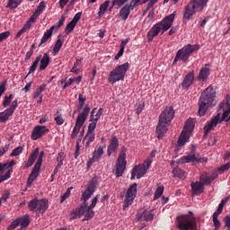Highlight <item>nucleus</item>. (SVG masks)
I'll list each match as a JSON object with an SVG mask.
<instances>
[{"mask_svg": "<svg viewBox=\"0 0 230 230\" xmlns=\"http://www.w3.org/2000/svg\"><path fill=\"white\" fill-rule=\"evenodd\" d=\"M104 149H105V146H100L97 149H95L93 152V157L90 158L89 161L87 162V168H91L93 163H97V161H100V157L103 155Z\"/></svg>", "mask_w": 230, "mask_h": 230, "instance_id": "b1692460", "label": "nucleus"}, {"mask_svg": "<svg viewBox=\"0 0 230 230\" xmlns=\"http://www.w3.org/2000/svg\"><path fill=\"white\" fill-rule=\"evenodd\" d=\"M22 1L19 0H9L7 3V8H11V10H13L21 4Z\"/></svg>", "mask_w": 230, "mask_h": 230, "instance_id": "09e8293b", "label": "nucleus"}, {"mask_svg": "<svg viewBox=\"0 0 230 230\" xmlns=\"http://www.w3.org/2000/svg\"><path fill=\"white\" fill-rule=\"evenodd\" d=\"M95 112H96V108H93L91 111L90 121H95L98 123V120L100 119V118H102V114H103V108H100L96 112V114L94 115Z\"/></svg>", "mask_w": 230, "mask_h": 230, "instance_id": "72a5a7b5", "label": "nucleus"}, {"mask_svg": "<svg viewBox=\"0 0 230 230\" xmlns=\"http://www.w3.org/2000/svg\"><path fill=\"white\" fill-rule=\"evenodd\" d=\"M40 149L36 148L29 156L27 163L23 166L24 170L33 166V163L36 162L34 167L32 168L31 172L30 173L28 180H27V188H30L35 180L39 177V174L40 173V168L42 166V159L44 157V151H41ZM38 157V160H37Z\"/></svg>", "mask_w": 230, "mask_h": 230, "instance_id": "7ed1b4c3", "label": "nucleus"}, {"mask_svg": "<svg viewBox=\"0 0 230 230\" xmlns=\"http://www.w3.org/2000/svg\"><path fill=\"white\" fill-rule=\"evenodd\" d=\"M229 168H230V163H227V164L218 167L217 172H219V173H224V172H227V170H229Z\"/></svg>", "mask_w": 230, "mask_h": 230, "instance_id": "13d9d810", "label": "nucleus"}, {"mask_svg": "<svg viewBox=\"0 0 230 230\" xmlns=\"http://www.w3.org/2000/svg\"><path fill=\"white\" fill-rule=\"evenodd\" d=\"M24 147L23 146H18L13 150L10 156L11 157H17V155H21L22 152H23Z\"/></svg>", "mask_w": 230, "mask_h": 230, "instance_id": "8fccbe9b", "label": "nucleus"}, {"mask_svg": "<svg viewBox=\"0 0 230 230\" xmlns=\"http://www.w3.org/2000/svg\"><path fill=\"white\" fill-rule=\"evenodd\" d=\"M44 10H46V2L42 1L40 3V4L38 5V7L35 9V12L32 13V15L30 17L29 21L31 22H32V24L34 22H37V19H39V16L40 14H42V13L44 12Z\"/></svg>", "mask_w": 230, "mask_h": 230, "instance_id": "bb28decb", "label": "nucleus"}, {"mask_svg": "<svg viewBox=\"0 0 230 230\" xmlns=\"http://www.w3.org/2000/svg\"><path fill=\"white\" fill-rule=\"evenodd\" d=\"M226 101H223L218 105L219 112L217 113L204 127L205 135L209 134L211 130H215L217 125H220L223 121H229L230 119V103H229V95L226 96ZM223 112V113H222Z\"/></svg>", "mask_w": 230, "mask_h": 230, "instance_id": "f03ea898", "label": "nucleus"}, {"mask_svg": "<svg viewBox=\"0 0 230 230\" xmlns=\"http://www.w3.org/2000/svg\"><path fill=\"white\" fill-rule=\"evenodd\" d=\"M64 22H66V17L62 16L61 19L55 25L51 26L49 30H47L44 32L40 42L38 45V48H40V46L46 44V42H48V40H49V39L53 37V31H58V30H60V27L64 26Z\"/></svg>", "mask_w": 230, "mask_h": 230, "instance_id": "f3484780", "label": "nucleus"}, {"mask_svg": "<svg viewBox=\"0 0 230 230\" xmlns=\"http://www.w3.org/2000/svg\"><path fill=\"white\" fill-rule=\"evenodd\" d=\"M50 62L51 58H49V54L44 53L42 58L40 59L39 71H44V69H47Z\"/></svg>", "mask_w": 230, "mask_h": 230, "instance_id": "2f4dec72", "label": "nucleus"}, {"mask_svg": "<svg viewBox=\"0 0 230 230\" xmlns=\"http://www.w3.org/2000/svg\"><path fill=\"white\" fill-rule=\"evenodd\" d=\"M98 124V122L96 121H92L89 126H88V130L87 132L93 133L94 134V130L96 129V125Z\"/></svg>", "mask_w": 230, "mask_h": 230, "instance_id": "bf43d9fd", "label": "nucleus"}, {"mask_svg": "<svg viewBox=\"0 0 230 230\" xmlns=\"http://www.w3.org/2000/svg\"><path fill=\"white\" fill-rule=\"evenodd\" d=\"M208 3H209V0H190L184 7L183 19L190 21L195 13L202 12L208 6Z\"/></svg>", "mask_w": 230, "mask_h": 230, "instance_id": "0eeeda50", "label": "nucleus"}, {"mask_svg": "<svg viewBox=\"0 0 230 230\" xmlns=\"http://www.w3.org/2000/svg\"><path fill=\"white\" fill-rule=\"evenodd\" d=\"M218 178V173L217 172H212L211 175L208 173H203L199 176V181L203 186H209L215 181V179Z\"/></svg>", "mask_w": 230, "mask_h": 230, "instance_id": "a878e982", "label": "nucleus"}, {"mask_svg": "<svg viewBox=\"0 0 230 230\" xmlns=\"http://www.w3.org/2000/svg\"><path fill=\"white\" fill-rule=\"evenodd\" d=\"M128 67H130V64H128V62H126L112 69L108 76V82H110V84H116V82H121L125 80V76H127V71H128Z\"/></svg>", "mask_w": 230, "mask_h": 230, "instance_id": "9d476101", "label": "nucleus"}, {"mask_svg": "<svg viewBox=\"0 0 230 230\" xmlns=\"http://www.w3.org/2000/svg\"><path fill=\"white\" fill-rule=\"evenodd\" d=\"M6 84H8V81L5 79L1 82L0 84V98L3 96V93L6 91Z\"/></svg>", "mask_w": 230, "mask_h": 230, "instance_id": "4d7b16f0", "label": "nucleus"}, {"mask_svg": "<svg viewBox=\"0 0 230 230\" xmlns=\"http://www.w3.org/2000/svg\"><path fill=\"white\" fill-rule=\"evenodd\" d=\"M164 193V186L161 185L157 187L153 200H157V199H161L163 197V194Z\"/></svg>", "mask_w": 230, "mask_h": 230, "instance_id": "c03bdc74", "label": "nucleus"}, {"mask_svg": "<svg viewBox=\"0 0 230 230\" xmlns=\"http://www.w3.org/2000/svg\"><path fill=\"white\" fill-rule=\"evenodd\" d=\"M75 28H76V23H75V22L71 21L65 28V31H66V35H69V33H72L74 31Z\"/></svg>", "mask_w": 230, "mask_h": 230, "instance_id": "de8ad7c7", "label": "nucleus"}, {"mask_svg": "<svg viewBox=\"0 0 230 230\" xmlns=\"http://www.w3.org/2000/svg\"><path fill=\"white\" fill-rule=\"evenodd\" d=\"M141 0H131L129 4H125L119 13V15L122 21H127L130 15V12L137 6Z\"/></svg>", "mask_w": 230, "mask_h": 230, "instance_id": "6ab92c4d", "label": "nucleus"}, {"mask_svg": "<svg viewBox=\"0 0 230 230\" xmlns=\"http://www.w3.org/2000/svg\"><path fill=\"white\" fill-rule=\"evenodd\" d=\"M18 220L22 229L30 226V215L20 217H18Z\"/></svg>", "mask_w": 230, "mask_h": 230, "instance_id": "58836bf2", "label": "nucleus"}, {"mask_svg": "<svg viewBox=\"0 0 230 230\" xmlns=\"http://www.w3.org/2000/svg\"><path fill=\"white\" fill-rule=\"evenodd\" d=\"M199 49H200V46L199 44L185 45L183 48L180 49L177 51L172 63L173 66H175L178 60H181L184 64H187L188 60H190V57H191V55L195 53V51H199Z\"/></svg>", "mask_w": 230, "mask_h": 230, "instance_id": "1a4fd4ad", "label": "nucleus"}, {"mask_svg": "<svg viewBox=\"0 0 230 230\" xmlns=\"http://www.w3.org/2000/svg\"><path fill=\"white\" fill-rule=\"evenodd\" d=\"M84 212L85 211L84 210V207L82 203L80 207L74 208L70 212V220H76V218H82V217H84Z\"/></svg>", "mask_w": 230, "mask_h": 230, "instance_id": "7c9ffc66", "label": "nucleus"}, {"mask_svg": "<svg viewBox=\"0 0 230 230\" xmlns=\"http://www.w3.org/2000/svg\"><path fill=\"white\" fill-rule=\"evenodd\" d=\"M177 14L176 12L165 16L163 21L155 23L147 32V41L152 42L159 33L163 35L165 31H168L170 28H172L173 24V21H175V15Z\"/></svg>", "mask_w": 230, "mask_h": 230, "instance_id": "39448f33", "label": "nucleus"}, {"mask_svg": "<svg viewBox=\"0 0 230 230\" xmlns=\"http://www.w3.org/2000/svg\"><path fill=\"white\" fill-rule=\"evenodd\" d=\"M213 222L215 230L220 229V226H222V224L220 223V220H218V217H213Z\"/></svg>", "mask_w": 230, "mask_h": 230, "instance_id": "69168bd1", "label": "nucleus"}, {"mask_svg": "<svg viewBox=\"0 0 230 230\" xmlns=\"http://www.w3.org/2000/svg\"><path fill=\"white\" fill-rule=\"evenodd\" d=\"M13 166H15V160L4 164L0 162V184L12 177V173H13Z\"/></svg>", "mask_w": 230, "mask_h": 230, "instance_id": "2eb2a0df", "label": "nucleus"}, {"mask_svg": "<svg viewBox=\"0 0 230 230\" xmlns=\"http://www.w3.org/2000/svg\"><path fill=\"white\" fill-rule=\"evenodd\" d=\"M154 210H144L142 213H138L137 216V220H143L145 222H152L154 220Z\"/></svg>", "mask_w": 230, "mask_h": 230, "instance_id": "c756f323", "label": "nucleus"}, {"mask_svg": "<svg viewBox=\"0 0 230 230\" xmlns=\"http://www.w3.org/2000/svg\"><path fill=\"white\" fill-rule=\"evenodd\" d=\"M155 154H157V151L156 150H153L149 156L146 159V161H151L150 163V166H152V163L154 162L152 159H154L155 157Z\"/></svg>", "mask_w": 230, "mask_h": 230, "instance_id": "0e129e2a", "label": "nucleus"}, {"mask_svg": "<svg viewBox=\"0 0 230 230\" xmlns=\"http://www.w3.org/2000/svg\"><path fill=\"white\" fill-rule=\"evenodd\" d=\"M193 82H195V71L192 70L184 76L181 84V88L188 91L193 85Z\"/></svg>", "mask_w": 230, "mask_h": 230, "instance_id": "5701e85b", "label": "nucleus"}, {"mask_svg": "<svg viewBox=\"0 0 230 230\" xmlns=\"http://www.w3.org/2000/svg\"><path fill=\"white\" fill-rule=\"evenodd\" d=\"M80 19H82V12L75 13V15L72 19V22L78 24V21H80Z\"/></svg>", "mask_w": 230, "mask_h": 230, "instance_id": "e2e57ef3", "label": "nucleus"}, {"mask_svg": "<svg viewBox=\"0 0 230 230\" xmlns=\"http://www.w3.org/2000/svg\"><path fill=\"white\" fill-rule=\"evenodd\" d=\"M19 220L18 217L16 219H14L8 226H7V230H13L16 229V227H19L20 224H19Z\"/></svg>", "mask_w": 230, "mask_h": 230, "instance_id": "5fc2aeb1", "label": "nucleus"}, {"mask_svg": "<svg viewBox=\"0 0 230 230\" xmlns=\"http://www.w3.org/2000/svg\"><path fill=\"white\" fill-rule=\"evenodd\" d=\"M79 66H80V62L78 60H76L74 63V66H73L72 69L70 70V73H74L75 75H78L80 73V69L78 68Z\"/></svg>", "mask_w": 230, "mask_h": 230, "instance_id": "603ef678", "label": "nucleus"}, {"mask_svg": "<svg viewBox=\"0 0 230 230\" xmlns=\"http://www.w3.org/2000/svg\"><path fill=\"white\" fill-rule=\"evenodd\" d=\"M65 159H66V153H64V151H60L57 156V163H58V166H64Z\"/></svg>", "mask_w": 230, "mask_h": 230, "instance_id": "a18cd8bd", "label": "nucleus"}, {"mask_svg": "<svg viewBox=\"0 0 230 230\" xmlns=\"http://www.w3.org/2000/svg\"><path fill=\"white\" fill-rule=\"evenodd\" d=\"M96 184H98V181H96V179L93 178L89 181L86 190L82 193L81 202H83L84 211L83 222L94 218L95 213L93 209L96 208V204H98L99 196L97 195L92 199L90 206H87V200L94 195V191H96Z\"/></svg>", "mask_w": 230, "mask_h": 230, "instance_id": "f257e3e1", "label": "nucleus"}, {"mask_svg": "<svg viewBox=\"0 0 230 230\" xmlns=\"http://www.w3.org/2000/svg\"><path fill=\"white\" fill-rule=\"evenodd\" d=\"M46 87H48V84H41L33 93V98H39L42 93L46 90Z\"/></svg>", "mask_w": 230, "mask_h": 230, "instance_id": "49530a36", "label": "nucleus"}, {"mask_svg": "<svg viewBox=\"0 0 230 230\" xmlns=\"http://www.w3.org/2000/svg\"><path fill=\"white\" fill-rule=\"evenodd\" d=\"M150 160H145L142 164L136 165L131 172V181L134 179H141L144 175L146 174V172L150 170Z\"/></svg>", "mask_w": 230, "mask_h": 230, "instance_id": "a211bd4d", "label": "nucleus"}, {"mask_svg": "<svg viewBox=\"0 0 230 230\" xmlns=\"http://www.w3.org/2000/svg\"><path fill=\"white\" fill-rule=\"evenodd\" d=\"M159 0H150L147 4L146 10H150L156 3H158Z\"/></svg>", "mask_w": 230, "mask_h": 230, "instance_id": "338daca9", "label": "nucleus"}, {"mask_svg": "<svg viewBox=\"0 0 230 230\" xmlns=\"http://www.w3.org/2000/svg\"><path fill=\"white\" fill-rule=\"evenodd\" d=\"M54 121L58 126H61V125H64V123L66 122V119L62 116V113H60V111H58L55 114Z\"/></svg>", "mask_w": 230, "mask_h": 230, "instance_id": "79ce46f5", "label": "nucleus"}, {"mask_svg": "<svg viewBox=\"0 0 230 230\" xmlns=\"http://www.w3.org/2000/svg\"><path fill=\"white\" fill-rule=\"evenodd\" d=\"M172 173L173 177H178V179H181V181L186 180V177H188V172L181 168H174Z\"/></svg>", "mask_w": 230, "mask_h": 230, "instance_id": "f704fd0d", "label": "nucleus"}, {"mask_svg": "<svg viewBox=\"0 0 230 230\" xmlns=\"http://www.w3.org/2000/svg\"><path fill=\"white\" fill-rule=\"evenodd\" d=\"M32 24H33V23H32L30 20H28V21L24 23L23 27L16 33L15 39H20V37H21L22 34L26 33L27 31L31 28Z\"/></svg>", "mask_w": 230, "mask_h": 230, "instance_id": "c9c22d12", "label": "nucleus"}, {"mask_svg": "<svg viewBox=\"0 0 230 230\" xmlns=\"http://www.w3.org/2000/svg\"><path fill=\"white\" fill-rule=\"evenodd\" d=\"M194 129H195V120H193V119H188L178 138V146H184L186 143L190 142V137H191V134Z\"/></svg>", "mask_w": 230, "mask_h": 230, "instance_id": "9b49d317", "label": "nucleus"}, {"mask_svg": "<svg viewBox=\"0 0 230 230\" xmlns=\"http://www.w3.org/2000/svg\"><path fill=\"white\" fill-rule=\"evenodd\" d=\"M125 3H128V0H112L111 10H112V8H121Z\"/></svg>", "mask_w": 230, "mask_h": 230, "instance_id": "37998d69", "label": "nucleus"}, {"mask_svg": "<svg viewBox=\"0 0 230 230\" xmlns=\"http://www.w3.org/2000/svg\"><path fill=\"white\" fill-rule=\"evenodd\" d=\"M118 146H119V141L118 140V137L112 136L110 139V145L108 146V155L111 157L112 154L118 150Z\"/></svg>", "mask_w": 230, "mask_h": 230, "instance_id": "cd10ccee", "label": "nucleus"}, {"mask_svg": "<svg viewBox=\"0 0 230 230\" xmlns=\"http://www.w3.org/2000/svg\"><path fill=\"white\" fill-rule=\"evenodd\" d=\"M126 169H127V147L122 146L119 154L113 173H115L116 177H121V175L125 173Z\"/></svg>", "mask_w": 230, "mask_h": 230, "instance_id": "ddd939ff", "label": "nucleus"}, {"mask_svg": "<svg viewBox=\"0 0 230 230\" xmlns=\"http://www.w3.org/2000/svg\"><path fill=\"white\" fill-rule=\"evenodd\" d=\"M13 100V94L5 95L4 97V101L2 102V107L5 109L4 111L0 112V123H6L8 119H10L11 116H13V112L17 110V107H19V101L15 99ZM6 107H8L6 109Z\"/></svg>", "mask_w": 230, "mask_h": 230, "instance_id": "423d86ee", "label": "nucleus"}, {"mask_svg": "<svg viewBox=\"0 0 230 230\" xmlns=\"http://www.w3.org/2000/svg\"><path fill=\"white\" fill-rule=\"evenodd\" d=\"M175 118V111L173 110V107L169 106L166 107L162 113L159 116V120L162 123H165L167 125H170L172 123V119Z\"/></svg>", "mask_w": 230, "mask_h": 230, "instance_id": "aec40b11", "label": "nucleus"}, {"mask_svg": "<svg viewBox=\"0 0 230 230\" xmlns=\"http://www.w3.org/2000/svg\"><path fill=\"white\" fill-rule=\"evenodd\" d=\"M169 125L170 124H166L158 120V125L156 127V137H158V139H163V137H164V135L166 132H168Z\"/></svg>", "mask_w": 230, "mask_h": 230, "instance_id": "c85d7f7f", "label": "nucleus"}, {"mask_svg": "<svg viewBox=\"0 0 230 230\" xmlns=\"http://www.w3.org/2000/svg\"><path fill=\"white\" fill-rule=\"evenodd\" d=\"M85 97H84V95H82V93L79 94V97H78V106H77V109L82 110L84 109V105H85Z\"/></svg>", "mask_w": 230, "mask_h": 230, "instance_id": "3c124183", "label": "nucleus"}, {"mask_svg": "<svg viewBox=\"0 0 230 230\" xmlns=\"http://www.w3.org/2000/svg\"><path fill=\"white\" fill-rule=\"evenodd\" d=\"M49 132V128L46 126L37 125L33 128L31 131V137L32 141H37V139H40V137H44L46 134Z\"/></svg>", "mask_w": 230, "mask_h": 230, "instance_id": "412c9836", "label": "nucleus"}, {"mask_svg": "<svg viewBox=\"0 0 230 230\" xmlns=\"http://www.w3.org/2000/svg\"><path fill=\"white\" fill-rule=\"evenodd\" d=\"M176 227L180 230H197V221L192 211L189 214L177 217Z\"/></svg>", "mask_w": 230, "mask_h": 230, "instance_id": "6e6552de", "label": "nucleus"}, {"mask_svg": "<svg viewBox=\"0 0 230 230\" xmlns=\"http://www.w3.org/2000/svg\"><path fill=\"white\" fill-rule=\"evenodd\" d=\"M62 46H64V40H62L61 38H58L52 49L53 57H57L58 51H60V49H62Z\"/></svg>", "mask_w": 230, "mask_h": 230, "instance_id": "e433bc0d", "label": "nucleus"}, {"mask_svg": "<svg viewBox=\"0 0 230 230\" xmlns=\"http://www.w3.org/2000/svg\"><path fill=\"white\" fill-rule=\"evenodd\" d=\"M91 112V108L89 106H84L83 111L77 115L75 125L70 136L71 139H75V137L80 134V128L84 127L89 113Z\"/></svg>", "mask_w": 230, "mask_h": 230, "instance_id": "f8f14e48", "label": "nucleus"}, {"mask_svg": "<svg viewBox=\"0 0 230 230\" xmlns=\"http://www.w3.org/2000/svg\"><path fill=\"white\" fill-rule=\"evenodd\" d=\"M190 188L192 190V195H200L204 191V185L201 181L192 182Z\"/></svg>", "mask_w": 230, "mask_h": 230, "instance_id": "473e14b6", "label": "nucleus"}, {"mask_svg": "<svg viewBox=\"0 0 230 230\" xmlns=\"http://www.w3.org/2000/svg\"><path fill=\"white\" fill-rule=\"evenodd\" d=\"M0 143H1V138H0ZM9 148H10V145L0 147V157H3V155H4L6 152H8Z\"/></svg>", "mask_w": 230, "mask_h": 230, "instance_id": "680f3d73", "label": "nucleus"}, {"mask_svg": "<svg viewBox=\"0 0 230 230\" xmlns=\"http://www.w3.org/2000/svg\"><path fill=\"white\" fill-rule=\"evenodd\" d=\"M49 207V205L47 199H39L37 198L31 199L28 204L30 211L37 214L46 213Z\"/></svg>", "mask_w": 230, "mask_h": 230, "instance_id": "4468645a", "label": "nucleus"}, {"mask_svg": "<svg viewBox=\"0 0 230 230\" xmlns=\"http://www.w3.org/2000/svg\"><path fill=\"white\" fill-rule=\"evenodd\" d=\"M95 138H96V137H95L94 133L87 132L84 137V141H85V146H90Z\"/></svg>", "mask_w": 230, "mask_h": 230, "instance_id": "ea45409f", "label": "nucleus"}, {"mask_svg": "<svg viewBox=\"0 0 230 230\" xmlns=\"http://www.w3.org/2000/svg\"><path fill=\"white\" fill-rule=\"evenodd\" d=\"M226 227L230 230V216H226L225 218Z\"/></svg>", "mask_w": 230, "mask_h": 230, "instance_id": "774afa93", "label": "nucleus"}, {"mask_svg": "<svg viewBox=\"0 0 230 230\" xmlns=\"http://www.w3.org/2000/svg\"><path fill=\"white\" fill-rule=\"evenodd\" d=\"M40 62V56L37 57L35 60L32 62V65L30 66L29 73L26 75V77H28L29 75H31V73H35V71H37V67Z\"/></svg>", "mask_w": 230, "mask_h": 230, "instance_id": "a19ab883", "label": "nucleus"}, {"mask_svg": "<svg viewBox=\"0 0 230 230\" xmlns=\"http://www.w3.org/2000/svg\"><path fill=\"white\" fill-rule=\"evenodd\" d=\"M66 80H67V78L61 80V85H63V89H66V88L69 87V85H73V84H74L73 78H69V80L67 82H66Z\"/></svg>", "mask_w": 230, "mask_h": 230, "instance_id": "6e6d98bb", "label": "nucleus"}, {"mask_svg": "<svg viewBox=\"0 0 230 230\" xmlns=\"http://www.w3.org/2000/svg\"><path fill=\"white\" fill-rule=\"evenodd\" d=\"M109 4H111V0H106L100 5L98 12L99 17H103V15H105V13L109 8Z\"/></svg>", "mask_w": 230, "mask_h": 230, "instance_id": "4c0bfd02", "label": "nucleus"}, {"mask_svg": "<svg viewBox=\"0 0 230 230\" xmlns=\"http://www.w3.org/2000/svg\"><path fill=\"white\" fill-rule=\"evenodd\" d=\"M215 98H217V91L213 86H208L202 93L199 100V116H206V112L208 110L211 109V107H215L217 102H215Z\"/></svg>", "mask_w": 230, "mask_h": 230, "instance_id": "20e7f679", "label": "nucleus"}, {"mask_svg": "<svg viewBox=\"0 0 230 230\" xmlns=\"http://www.w3.org/2000/svg\"><path fill=\"white\" fill-rule=\"evenodd\" d=\"M210 75H211V65L208 63L200 68L199 73L198 75V80L199 82H206V80L209 78Z\"/></svg>", "mask_w": 230, "mask_h": 230, "instance_id": "393cba45", "label": "nucleus"}, {"mask_svg": "<svg viewBox=\"0 0 230 230\" xmlns=\"http://www.w3.org/2000/svg\"><path fill=\"white\" fill-rule=\"evenodd\" d=\"M179 164H186V163H208V158H198L195 154L182 156L178 160Z\"/></svg>", "mask_w": 230, "mask_h": 230, "instance_id": "4be33fe9", "label": "nucleus"}, {"mask_svg": "<svg viewBox=\"0 0 230 230\" xmlns=\"http://www.w3.org/2000/svg\"><path fill=\"white\" fill-rule=\"evenodd\" d=\"M10 35H11L10 31L0 33V42H3V40H6V39H8Z\"/></svg>", "mask_w": 230, "mask_h": 230, "instance_id": "052dcab7", "label": "nucleus"}, {"mask_svg": "<svg viewBox=\"0 0 230 230\" xmlns=\"http://www.w3.org/2000/svg\"><path fill=\"white\" fill-rule=\"evenodd\" d=\"M136 197H137V183H133L128 187L126 192V197L122 206V209L124 211L127 210L128 208H130L132 204H134V200L136 199Z\"/></svg>", "mask_w": 230, "mask_h": 230, "instance_id": "dca6fc26", "label": "nucleus"}, {"mask_svg": "<svg viewBox=\"0 0 230 230\" xmlns=\"http://www.w3.org/2000/svg\"><path fill=\"white\" fill-rule=\"evenodd\" d=\"M73 190V187H70L67 189L66 192L64 193V195H62L60 197V202H64L66 199H69L70 195H71V190Z\"/></svg>", "mask_w": 230, "mask_h": 230, "instance_id": "864d4df0", "label": "nucleus"}]
</instances>
